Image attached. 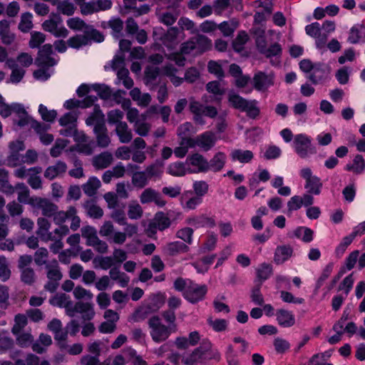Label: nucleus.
Here are the masks:
<instances>
[{"instance_id": "62", "label": "nucleus", "mask_w": 365, "mask_h": 365, "mask_svg": "<svg viewBox=\"0 0 365 365\" xmlns=\"http://www.w3.org/2000/svg\"><path fill=\"white\" fill-rule=\"evenodd\" d=\"M109 26L112 29L113 36L115 39H118L122 35L123 28V22L119 18H113L109 21Z\"/></svg>"}, {"instance_id": "28", "label": "nucleus", "mask_w": 365, "mask_h": 365, "mask_svg": "<svg viewBox=\"0 0 365 365\" xmlns=\"http://www.w3.org/2000/svg\"><path fill=\"white\" fill-rule=\"evenodd\" d=\"M293 254V249L289 245L278 246L274 252V260L277 264H281L287 261Z\"/></svg>"}, {"instance_id": "47", "label": "nucleus", "mask_w": 365, "mask_h": 365, "mask_svg": "<svg viewBox=\"0 0 365 365\" xmlns=\"http://www.w3.org/2000/svg\"><path fill=\"white\" fill-rule=\"evenodd\" d=\"M6 65L12 69L10 81L12 83H19L21 81L24 76L25 71L23 68H17L14 60H8Z\"/></svg>"}, {"instance_id": "55", "label": "nucleus", "mask_w": 365, "mask_h": 365, "mask_svg": "<svg viewBox=\"0 0 365 365\" xmlns=\"http://www.w3.org/2000/svg\"><path fill=\"white\" fill-rule=\"evenodd\" d=\"M226 297L224 294H218L214 299L213 307L216 312L227 314L230 312L229 306L225 303Z\"/></svg>"}, {"instance_id": "64", "label": "nucleus", "mask_w": 365, "mask_h": 365, "mask_svg": "<svg viewBox=\"0 0 365 365\" xmlns=\"http://www.w3.org/2000/svg\"><path fill=\"white\" fill-rule=\"evenodd\" d=\"M207 91L216 96H222L225 94L226 88L217 81L209 82L206 86Z\"/></svg>"}, {"instance_id": "45", "label": "nucleus", "mask_w": 365, "mask_h": 365, "mask_svg": "<svg viewBox=\"0 0 365 365\" xmlns=\"http://www.w3.org/2000/svg\"><path fill=\"white\" fill-rule=\"evenodd\" d=\"M352 68L351 67L344 66L336 71L335 78L339 84L345 85L349 83Z\"/></svg>"}, {"instance_id": "57", "label": "nucleus", "mask_w": 365, "mask_h": 365, "mask_svg": "<svg viewBox=\"0 0 365 365\" xmlns=\"http://www.w3.org/2000/svg\"><path fill=\"white\" fill-rule=\"evenodd\" d=\"M151 312L145 304L142 306L139 307L133 313V314L129 317V322H137L141 320H143L146 318V317L150 314Z\"/></svg>"}, {"instance_id": "46", "label": "nucleus", "mask_w": 365, "mask_h": 365, "mask_svg": "<svg viewBox=\"0 0 365 365\" xmlns=\"http://www.w3.org/2000/svg\"><path fill=\"white\" fill-rule=\"evenodd\" d=\"M66 170V165L62 163H58L54 165L49 166L45 171L44 176L52 180L58 177L61 173H65Z\"/></svg>"}, {"instance_id": "38", "label": "nucleus", "mask_w": 365, "mask_h": 365, "mask_svg": "<svg viewBox=\"0 0 365 365\" xmlns=\"http://www.w3.org/2000/svg\"><path fill=\"white\" fill-rule=\"evenodd\" d=\"M167 173L175 177H182L189 174L186 162H175L170 163L167 168Z\"/></svg>"}, {"instance_id": "49", "label": "nucleus", "mask_w": 365, "mask_h": 365, "mask_svg": "<svg viewBox=\"0 0 365 365\" xmlns=\"http://www.w3.org/2000/svg\"><path fill=\"white\" fill-rule=\"evenodd\" d=\"M149 178L145 171L133 173L132 175V183L138 188H143L149 182Z\"/></svg>"}, {"instance_id": "12", "label": "nucleus", "mask_w": 365, "mask_h": 365, "mask_svg": "<svg viewBox=\"0 0 365 365\" xmlns=\"http://www.w3.org/2000/svg\"><path fill=\"white\" fill-rule=\"evenodd\" d=\"M101 43L104 41L103 35L96 30L91 32L90 37L85 34H79L70 38V47L78 48L83 46L89 44L91 41Z\"/></svg>"}, {"instance_id": "54", "label": "nucleus", "mask_w": 365, "mask_h": 365, "mask_svg": "<svg viewBox=\"0 0 365 365\" xmlns=\"http://www.w3.org/2000/svg\"><path fill=\"white\" fill-rule=\"evenodd\" d=\"M365 168V163L364 158L361 155L355 156L352 164H347L346 170L352 171L355 173H361Z\"/></svg>"}, {"instance_id": "14", "label": "nucleus", "mask_w": 365, "mask_h": 365, "mask_svg": "<svg viewBox=\"0 0 365 365\" xmlns=\"http://www.w3.org/2000/svg\"><path fill=\"white\" fill-rule=\"evenodd\" d=\"M312 139L306 134L300 133L294 137L293 148L301 157L306 158L311 152Z\"/></svg>"}, {"instance_id": "33", "label": "nucleus", "mask_w": 365, "mask_h": 365, "mask_svg": "<svg viewBox=\"0 0 365 365\" xmlns=\"http://www.w3.org/2000/svg\"><path fill=\"white\" fill-rule=\"evenodd\" d=\"M109 275L111 279L117 282L120 287H126L130 282V277L124 272H120L118 267H112L109 271Z\"/></svg>"}, {"instance_id": "3", "label": "nucleus", "mask_w": 365, "mask_h": 365, "mask_svg": "<svg viewBox=\"0 0 365 365\" xmlns=\"http://www.w3.org/2000/svg\"><path fill=\"white\" fill-rule=\"evenodd\" d=\"M76 314H78L82 318L83 322L80 324L75 320H72L70 322V334H75L79 331L81 324L86 321H90L94 317L95 312L93 307L91 303L88 302H77L73 309H70V317H74Z\"/></svg>"}, {"instance_id": "1", "label": "nucleus", "mask_w": 365, "mask_h": 365, "mask_svg": "<svg viewBox=\"0 0 365 365\" xmlns=\"http://www.w3.org/2000/svg\"><path fill=\"white\" fill-rule=\"evenodd\" d=\"M104 115L98 106H95L93 112L86 120L88 125H94L93 132L97 145L103 148H107L110 143L108 129L103 122Z\"/></svg>"}, {"instance_id": "27", "label": "nucleus", "mask_w": 365, "mask_h": 365, "mask_svg": "<svg viewBox=\"0 0 365 365\" xmlns=\"http://www.w3.org/2000/svg\"><path fill=\"white\" fill-rule=\"evenodd\" d=\"M19 118V120H17L16 124L20 127L30 126L34 129L36 133H41L46 128V125L34 120L29 116L28 113L22 115L21 117Z\"/></svg>"}, {"instance_id": "51", "label": "nucleus", "mask_w": 365, "mask_h": 365, "mask_svg": "<svg viewBox=\"0 0 365 365\" xmlns=\"http://www.w3.org/2000/svg\"><path fill=\"white\" fill-rule=\"evenodd\" d=\"M38 229L37 234L43 240H48L51 238V233L48 232L50 229V223L45 218H38L37 221Z\"/></svg>"}, {"instance_id": "31", "label": "nucleus", "mask_w": 365, "mask_h": 365, "mask_svg": "<svg viewBox=\"0 0 365 365\" xmlns=\"http://www.w3.org/2000/svg\"><path fill=\"white\" fill-rule=\"evenodd\" d=\"M115 133L121 143H128L133 138L132 130L128 128V124L120 123L115 126Z\"/></svg>"}, {"instance_id": "50", "label": "nucleus", "mask_w": 365, "mask_h": 365, "mask_svg": "<svg viewBox=\"0 0 365 365\" xmlns=\"http://www.w3.org/2000/svg\"><path fill=\"white\" fill-rule=\"evenodd\" d=\"M101 181L96 177L89 178L88 182L83 185V189L84 192L88 196H93L96 195L98 189L101 187Z\"/></svg>"}, {"instance_id": "56", "label": "nucleus", "mask_w": 365, "mask_h": 365, "mask_svg": "<svg viewBox=\"0 0 365 365\" xmlns=\"http://www.w3.org/2000/svg\"><path fill=\"white\" fill-rule=\"evenodd\" d=\"M38 113L41 118L48 123H53L57 117V112L55 110H49L43 104L38 106Z\"/></svg>"}, {"instance_id": "26", "label": "nucleus", "mask_w": 365, "mask_h": 365, "mask_svg": "<svg viewBox=\"0 0 365 365\" xmlns=\"http://www.w3.org/2000/svg\"><path fill=\"white\" fill-rule=\"evenodd\" d=\"M186 222L195 228L213 227L215 225L214 219L204 215L190 217L187 219Z\"/></svg>"}, {"instance_id": "13", "label": "nucleus", "mask_w": 365, "mask_h": 365, "mask_svg": "<svg viewBox=\"0 0 365 365\" xmlns=\"http://www.w3.org/2000/svg\"><path fill=\"white\" fill-rule=\"evenodd\" d=\"M274 83V75L273 73H264L259 71L252 78V84L255 90L264 92Z\"/></svg>"}, {"instance_id": "39", "label": "nucleus", "mask_w": 365, "mask_h": 365, "mask_svg": "<svg viewBox=\"0 0 365 365\" xmlns=\"http://www.w3.org/2000/svg\"><path fill=\"white\" fill-rule=\"evenodd\" d=\"M257 46L260 53L264 54L268 58L279 56L282 53V48L279 43H274L268 48H266L264 44L261 45L260 39H258L257 41Z\"/></svg>"}, {"instance_id": "24", "label": "nucleus", "mask_w": 365, "mask_h": 365, "mask_svg": "<svg viewBox=\"0 0 365 365\" xmlns=\"http://www.w3.org/2000/svg\"><path fill=\"white\" fill-rule=\"evenodd\" d=\"M155 107H150L145 113L141 115V119L134 123V129L138 135L140 136L148 135L150 130V125L148 123H146L145 120L148 114L150 113L155 112Z\"/></svg>"}, {"instance_id": "16", "label": "nucleus", "mask_w": 365, "mask_h": 365, "mask_svg": "<svg viewBox=\"0 0 365 365\" xmlns=\"http://www.w3.org/2000/svg\"><path fill=\"white\" fill-rule=\"evenodd\" d=\"M300 69L304 72L308 73L313 71L310 74L309 78L314 84H318L323 80V70L321 68V65H313L311 61L304 59L299 63Z\"/></svg>"}, {"instance_id": "9", "label": "nucleus", "mask_w": 365, "mask_h": 365, "mask_svg": "<svg viewBox=\"0 0 365 365\" xmlns=\"http://www.w3.org/2000/svg\"><path fill=\"white\" fill-rule=\"evenodd\" d=\"M76 145L73 148L70 147V153L76 151L85 155H91L93 151L94 143L88 138L83 132L74 131L72 135Z\"/></svg>"}, {"instance_id": "36", "label": "nucleus", "mask_w": 365, "mask_h": 365, "mask_svg": "<svg viewBox=\"0 0 365 365\" xmlns=\"http://www.w3.org/2000/svg\"><path fill=\"white\" fill-rule=\"evenodd\" d=\"M359 256V250H354L348 255V257L345 259L344 266L341 267L340 271L339 272L338 277L335 279V282L338 280L346 272L350 271L354 267L358 260Z\"/></svg>"}, {"instance_id": "11", "label": "nucleus", "mask_w": 365, "mask_h": 365, "mask_svg": "<svg viewBox=\"0 0 365 365\" xmlns=\"http://www.w3.org/2000/svg\"><path fill=\"white\" fill-rule=\"evenodd\" d=\"M189 174L207 173V160L201 154L194 153L186 158Z\"/></svg>"}, {"instance_id": "20", "label": "nucleus", "mask_w": 365, "mask_h": 365, "mask_svg": "<svg viewBox=\"0 0 365 365\" xmlns=\"http://www.w3.org/2000/svg\"><path fill=\"white\" fill-rule=\"evenodd\" d=\"M202 202V199L193 195L192 191H185L180 197V204L185 211L193 210Z\"/></svg>"}, {"instance_id": "4", "label": "nucleus", "mask_w": 365, "mask_h": 365, "mask_svg": "<svg viewBox=\"0 0 365 365\" xmlns=\"http://www.w3.org/2000/svg\"><path fill=\"white\" fill-rule=\"evenodd\" d=\"M148 325L153 340L158 343L165 341L172 333L177 331V326H165L162 324L158 317H151L149 319Z\"/></svg>"}, {"instance_id": "21", "label": "nucleus", "mask_w": 365, "mask_h": 365, "mask_svg": "<svg viewBox=\"0 0 365 365\" xmlns=\"http://www.w3.org/2000/svg\"><path fill=\"white\" fill-rule=\"evenodd\" d=\"M140 200L142 204H146L153 202L160 207H164L167 202L160 194L152 188H146L143 191L140 196Z\"/></svg>"}, {"instance_id": "10", "label": "nucleus", "mask_w": 365, "mask_h": 365, "mask_svg": "<svg viewBox=\"0 0 365 365\" xmlns=\"http://www.w3.org/2000/svg\"><path fill=\"white\" fill-rule=\"evenodd\" d=\"M183 54H193L197 56L196 43L195 38H191L190 40L182 43L180 47V53H173L170 54L169 59L174 61L178 66H183L185 63V58Z\"/></svg>"}, {"instance_id": "23", "label": "nucleus", "mask_w": 365, "mask_h": 365, "mask_svg": "<svg viewBox=\"0 0 365 365\" xmlns=\"http://www.w3.org/2000/svg\"><path fill=\"white\" fill-rule=\"evenodd\" d=\"M227 155L225 153H216L209 161L207 160V172L217 173L221 171L225 167Z\"/></svg>"}, {"instance_id": "44", "label": "nucleus", "mask_w": 365, "mask_h": 365, "mask_svg": "<svg viewBox=\"0 0 365 365\" xmlns=\"http://www.w3.org/2000/svg\"><path fill=\"white\" fill-rule=\"evenodd\" d=\"M0 190L7 195H11L15 192L14 187L9 182L8 172L2 168H0Z\"/></svg>"}, {"instance_id": "2", "label": "nucleus", "mask_w": 365, "mask_h": 365, "mask_svg": "<svg viewBox=\"0 0 365 365\" xmlns=\"http://www.w3.org/2000/svg\"><path fill=\"white\" fill-rule=\"evenodd\" d=\"M178 25L182 31L176 27H171L161 38L163 44L169 49L173 48L180 40L185 38L183 30L189 31L192 34L198 31L195 23L188 18H180L178 21Z\"/></svg>"}, {"instance_id": "41", "label": "nucleus", "mask_w": 365, "mask_h": 365, "mask_svg": "<svg viewBox=\"0 0 365 365\" xmlns=\"http://www.w3.org/2000/svg\"><path fill=\"white\" fill-rule=\"evenodd\" d=\"M41 173V168L38 167L31 168L29 169L28 183L33 189H39L41 187V180L38 175Z\"/></svg>"}, {"instance_id": "60", "label": "nucleus", "mask_w": 365, "mask_h": 365, "mask_svg": "<svg viewBox=\"0 0 365 365\" xmlns=\"http://www.w3.org/2000/svg\"><path fill=\"white\" fill-rule=\"evenodd\" d=\"M91 87L102 99L107 100L111 96L112 91L110 88L105 84L95 83L91 85Z\"/></svg>"}, {"instance_id": "52", "label": "nucleus", "mask_w": 365, "mask_h": 365, "mask_svg": "<svg viewBox=\"0 0 365 365\" xmlns=\"http://www.w3.org/2000/svg\"><path fill=\"white\" fill-rule=\"evenodd\" d=\"M215 258V255L206 257L193 263V266L198 273L203 274L208 270L210 266L214 262Z\"/></svg>"}, {"instance_id": "7", "label": "nucleus", "mask_w": 365, "mask_h": 365, "mask_svg": "<svg viewBox=\"0 0 365 365\" xmlns=\"http://www.w3.org/2000/svg\"><path fill=\"white\" fill-rule=\"evenodd\" d=\"M124 64L123 55H116L112 61V68L116 71L118 81L121 82L125 88L130 89L133 86V81L129 76V71L124 67Z\"/></svg>"}, {"instance_id": "30", "label": "nucleus", "mask_w": 365, "mask_h": 365, "mask_svg": "<svg viewBox=\"0 0 365 365\" xmlns=\"http://www.w3.org/2000/svg\"><path fill=\"white\" fill-rule=\"evenodd\" d=\"M165 301V294L159 292L151 294L144 304L152 313L158 311L164 304Z\"/></svg>"}, {"instance_id": "42", "label": "nucleus", "mask_w": 365, "mask_h": 365, "mask_svg": "<svg viewBox=\"0 0 365 365\" xmlns=\"http://www.w3.org/2000/svg\"><path fill=\"white\" fill-rule=\"evenodd\" d=\"M193 38L196 43L197 54H202L212 48V41L207 36L197 35Z\"/></svg>"}, {"instance_id": "43", "label": "nucleus", "mask_w": 365, "mask_h": 365, "mask_svg": "<svg viewBox=\"0 0 365 365\" xmlns=\"http://www.w3.org/2000/svg\"><path fill=\"white\" fill-rule=\"evenodd\" d=\"M294 235L306 243L312 242L314 239L313 230L307 227H298L294 230Z\"/></svg>"}, {"instance_id": "59", "label": "nucleus", "mask_w": 365, "mask_h": 365, "mask_svg": "<svg viewBox=\"0 0 365 365\" xmlns=\"http://www.w3.org/2000/svg\"><path fill=\"white\" fill-rule=\"evenodd\" d=\"M249 39L248 34L245 31H240L233 41V49L236 52H241L244 49V46Z\"/></svg>"}, {"instance_id": "22", "label": "nucleus", "mask_w": 365, "mask_h": 365, "mask_svg": "<svg viewBox=\"0 0 365 365\" xmlns=\"http://www.w3.org/2000/svg\"><path fill=\"white\" fill-rule=\"evenodd\" d=\"M52 53V46L51 44L43 45L38 51V56L36 63L41 66H52L56 63V61L50 57Z\"/></svg>"}, {"instance_id": "63", "label": "nucleus", "mask_w": 365, "mask_h": 365, "mask_svg": "<svg viewBox=\"0 0 365 365\" xmlns=\"http://www.w3.org/2000/svg\"><path fill=\"white\" fill-rule=\"evenodd\" d=\"M96 267H99L102 269L107 270L111 269L115 265L113 259L110 256L106 257H98L94 259L93 261Z\"/></svg>"}, {"instance_id": "17", "label": "nucleus", "mask_w": 365, "mask_h": 365, "mask_svg": "<svg viewBox=\"0 0 365 365\" xmlns=\"http://www.w3.org/2000/svg\"><path fill=\"white\" fill-rule=\"evenodd\" d=\"M207 292L205 285H200L192 282L185 291L184 297L191 303H196L202 300Z\"/></svg>"}, {"instance_id": "34", "label": "nucleus", "mask_w": 365, "mask_h": 365, "mask_svg": "<svg viewBox=\"0 0 365 365\" xmlns=\"http://www.w3.org/2000/svg\"><path fill=\"white\" fill-rule=\"evenodd\" d=\"M113 161V155L109 152H103L93 158V165L96 169L108 168Z\"/></svg>"}, {"instance_id": "35", "label": "nucleus", "mask_w": 365, "mask_h": 365, "mask_svg": "<svg viewBox=\"0 0 365 365\" xmlns=\"http://www.w3.org/2000/svg\"><path fill=\"white\" fill-rule=\"evenodd\" d=\"M270 179V174L266 169L258 170L251 175L249 178V185L251 187H257L259 182H266Z\"/></svg>"}, {"instance_id": "15", "label": "nucleus", "mask_w": 365, "mask_h": 365, "mask_svg": "<svg viewBox=\"0 0 365 365\" xmlns=\"http://www.w3.org/2000/svg\"><path fill=\"white\" fill-rule=\"evenodd\" d=\"M43 29L53 34L57 37L66 36L67 30L62 25V19L58 15H53L50 19L45 21L42 24Z\"/></svg>"}, {"instance_id": "58", "label": "nucleus", "mask_w": 365, "mask_h": 365, "mask_svg": "<svg viewBox=\"0 0 365 365\" xmlns=\"http://www.w3.org/2000/svg\"><path fill=\"white\" fill-rule=\"evenodd\" d=\"M258 102L255 100L247 101L242 111L245 112L250 118H255L259 114Z\"/></svg>"}, {"instance_id": "61", "label": "nucleus", "mask_w": 365, "mask_h": 365, "mask_svg": "<svg viewBox=\"0 0 365 365\" xmlns=\"http://www.w3.org/2000/svg\"><path fill=\"white\" fill-rule=\"evenodd\" d=\"M33 16L29 12H26L21 14V20L19 24V29L22 32H28L33 27L32 23Z\"/></svg>"}, {"instance_id": "25", "label": "nucleus", "mask_w": 365, "mask_h": 365, "mask_svg": "<svg viewBox=\"0 0 365 365\" xmlns=\"http://www.w3.org/2000/svg\"><path fill=\"white\" fill-rule=\"evenodd\" d=\"M348 41L352 44L364 43L365 41V26L361 24L354 25L349 31Z\"/></svg>"}, {"instance_id": "37", "label": "nucleus", "mask_w": 365, "mask_h": 365, "mask_svg": "<svg viewBox=\"0 0 365 365\" xmlns=\"http://www.w3.org/2000/svg\"><path fill=\"white\" fill-rule=\"evenodd\" d=\"M130 96L132 99L137 103L139 106L146 107L151 101V96L149 93H141L138 88H134L130 91Z\"/></svg>"}, {"instance_id": "48", "label": "nucleus", "mask_w": 365, "mask_h": 365, "mask_svg": "<svg viewBox=\"0 0 365 365\" xmlns=\"http://www.w3.org/2000/svg\"><path fill=\"white\" fill-rule=\"evenodd\" d=\"M207 324L215 332H222L227 330L229 322L225 319H213L209 317L207 320Z\"/></svg>"}, {"instance_id": "18", "label": "nucleus", "mask_w": 365, "mask_h": 365, "mask_svg": "<svg viewBox=\"0 0 365 365\" xmlns=\"http://www.w3.org/2000/svg\"><path fill=\"white\" fill-rule=\"evenodd\" d=\"M194 148L199 147L203 151H208L215 145L217 138L214 133L206 131L192 138Z\"/></svg>"}, {"instance_id": "6", "label": "nucleus", "mask_w": 365, "mask_h": 365, "mask_svg": "<svg viewBox=\"0 0 365 365\" xmlns=\"http://www.w3.org/2000/svg\"><path fill=\"white\" fill-rule=\"evenodd\" d=\"M190 110L193 114L194 121L199 125L205 124L204 116L213 118L217 114L215 107L211 106H203L196 101H192L190 103Z\"/></svg>"}, {"instance_id": "19", "label": "nucleus", "mask_w": 365, "mask_h": 365, "mask_svg": "<svg viewBox=\"0 0 365 365\" xmlns=\"http://www.w3.org/2000/svg\"><path fill=\"white\" fill-rule=\"evenodd\" d=\"M212 344L210 341L208 339H204L199 348L196 349L190 355L182 358V362L186 365H193L195 363L202 359V356L205 354V352L209 350Z\"/></svg>"}, {"instance_id": "40", "label": "nucleus", "mask_w": 365, "mask_h": 365, "mask_svg": "<svg viewBox=\"0 0 365 365\" xmlns=\"http://www.w3.org/2000/svg\"><path fill=\"white\" fill-rule=\"evenodd\" d=\"M194 144L192 138L182 139L180 141L179 146L174 149V154L178 158H184L190 148H193Z\"/></svg>"}, {"instance_id": "53", "label": "nucleus", "mask_w": 365, "mask_h": 365, "mask_svg": "<svg viewBox=\"0 0 365 365\" xmlns=\"http://www.w3.org/2000/svg\"><path fill=\"white\" fill-rule=\"evenodd\" d=\"M158 230L163 231L170 226L169 217L163 212H158L155 215L153 220Z\"/></svg>"}, {"instance_id": "29", "label": "nucleus", "mask_w": 365, "mask_h": 365, "mask_svg": "<svg viewBox=\"0 0 365 365\" xmlns=\"http://www.w3.org/2000/svg\"><path fill=\"white\" fill-rule=\"evenodd\" d=\"M277 321L283 327H291L295 324V318L291 311L281 309L276 312Z\"/></svg>"}, {"instance_id": "32", "label": "nucleus", "mask_w": 365, "mask_h": 365, "mask_svg": "<svg viewBox=\"0 0 365 365\" xmlns=\"http://www.w3.org/2000/svg\"><path fill=\"white\" fill-rule=\"evenodd\" d=\"M230 158L232 161H237L241 163H248L254 158V154L251 150L234 149L230 153Z\"/></svg>"}, {"instance_id": "8", "label": "nucleus", "mask_w": 365, "mask_h": 365, "mask_svg": "<svg viewBox=\"0 0 365 365\" xmlns=\"http://www.w3.org/2000/svg\"><path fill=\"white\" fill-rule=\"evenodd\" d=\"M300 176L305 180L304 188L309 194L318 195L321 193L322 182L321 179L313 175L309 168H303L299 171Z\"/></svg>"}, {"instance_id": "5", "label": "nucleus", "mask_w": 365, "mask_h": 365, "mask_svg": "<svg viewBox=\"0 0 365 365\" xmlns=\"http://www.w3.org/2000/svg\"><path fill=\"white\" fill-rule=\"evenodd\" d=\"M163 73L170 78L171 83L176 87L180 86L184 80L188 83H193L200 77V71L194 67H191L186 71L184 78L176 76L177 69L172 65L166 66L163 68Z\"/></svg>"}]
</instances>
